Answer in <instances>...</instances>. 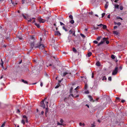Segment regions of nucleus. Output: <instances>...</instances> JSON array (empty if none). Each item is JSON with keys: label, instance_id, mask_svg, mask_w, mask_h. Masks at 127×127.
<instances>
[{"label": "nucleus", "instance_id": "nucleus-1", "mask_svg": "<svg viewBox=\"0 0 127 127\" xmlns=\"http://www.w3.org/2000/svg\"><path fill=\"white\" fill-rule=\"evenodd\" d=\"M108 39V38H103L101 40V42L98 44L97 46H98L103 44L105 41H106V43L107 44H108L109 43V41L107 40Z\"/></svg>", "mask_w": 127, "mask_h": 127}, {"label": "nucleus", "instance_id": "nucleus-2", "mask_svg": "<svg viewBox=\"0 0 127 127\" xmlns=\"http://www.w3.org/2000/svg\"><path fill=\"white\" fill-rule=\"evenodd\" d=\"M35 44L34 43V42H32L30 44L31 45V50H32V49L33 48V47H34L35 48H37V46H34Z\"/></svg>", "mask_w": 127, "mask_h": 127}, {"label": "nucleus", "instance_id": "nucleus-3", "mask_svg": "<svg viewBox=\"0 0 127 127\" xmlns=\"http://www.w3.org/2000/svg\"><path fill=\"white\" fill-rule=\"evenodd\" d=\"M118 71V67H116L115 68V69L113 71L112 73V74L113 75H116Z\"/></svg>", "mask_w": 127, "mask_h": 127}, {"label": "nucleus", "instance_id": "nucleus-4", "mask_svg": "<svg viewBox=\"0 0 127 127\" xmlns=\"http://www.w3.org/2000/svg\"><path fill=\"white\" fill-rule=\"evenodd\" d=\"M38 20L39 22L40 23H44L45 21L44 20L42 19L40 17L38 18Z\"/></svg>", "mask_w": 127, "mask_h": 127}, {"label": "nucleus", "instance_id": "nucleus-5", "mask_svg": "<svg viewBox=\"0 0 127 127\" xmlns=\"http://www.w3.org/2000/svg\"><path fill=\"white\" fill-rule=\"evenodd\" d=\"M42 100L41 102L40 103V106L42 107L44 109L45 108V104L44 103V101Z\"/></svg>", "mask_w": 127, "mask_h": 127}, {"label": "nucleus", "instance_id": "nucleus-6", "mask_svg": "<svg viewBox=\"0 0 127 127\" xmlns=\"http://www.w3.org/2000/svg\"><path fill=\"white\" fill-rule=\"evenodd\" d=\"M38 48H39V49L42 50L44 48V46L42 44H40Z\"/></svg>", "mask_w": 127, "mask_h": 127}, {"label": "nucleus", "instance_id": "nucleus-7", "mask_svg": "<svg viewBox=\"0 0 127 127\" xmlns=\"http://www.w3.org/2000/svg\"><path fill=\"white\" fill-rule=\"evenodd\" d=\"M55 35L60 36L61 34L59 31H57L55 32Z\"/></svg>", "mask_w": 127, "mask_h": 127}, {"label": "nucleus", "instance_id": "nucleus-8", "mask_svg": "<svg viewBox=\"0 0 127 127\" xmlns=\"http://www.w3.org/2000/svg\"><path fill=\"white\" fill-rule=\"evenodd\" d=\"M88 97L90 99V101H92L93 102H94V100L93 99V98L92 96L90 95H88Z\"/></svg>", "mask_w": 127, "mask_h": 127}, {"label": "nucleus", "instance_id": "nucleus-9", "mask_svg": "<svg viewBox=\"0 0 127 127\" xmlns=\"http://www.w3.org/2000/svg\"><path fill=\"white\" fill-rule=\"evenodd\" d=\"M29 1V0H22V3L23 4L25 3H28Z\"/></svg>", "mask_w": 127, "mask_h": 127}, {"label": "nucleus", "instance_id": "nucleus-10", "mask_svg": "<svg viewBox=\"0 0 127 127\" xmlns=\"http://www.w3.org/2000/svg\"><path fill=\"white\" fill-rule=\"evenodd\" d=\"M109 5V3L108 1H106V3L105 4L104 7L106 9L108 8Z\"/></svg>", "mask_w": 127, "mask_h": 127}, {"label": "nucleus", "instance_id": "nucleus-11", "mask_svg": "<svg viewBox=\"0 0 127 127\" xmlns=\"http://www.w3.org/2000/svg\"><path fill=\"white\" fill-rule=\"evenodd\" d=\"M60 122L61 123H59V125H63V126H64V125H65L62 123L63 122V120L62 119H61Z\"/></svg>", "mask_w": 127, "mask_h": 127}, {"label": "nucleus", "instance_id": "nucleus-12", "mask_svg": "<svg viewBox=\"0 0 127 127\" xmlns=\"http://www.w3.org/2000/svg\"><path fill=\"white\" fill-rule=\"evenodd\" d=\"M34 43L35 44L34 46H37V48H38V46L39 45L40 43H37L36 42L34 41Z\"/></svg>", "mask_w": 127, "mask_h": 127}, {"label": "nucleus", "instance_id": "nucleus-13", "mask_svg": "<svg viewBox=\"0 0 127 127\" xmlns=\"http://www.w3.org/2000/svg\"><path fill=\"white\" fill-rule=\"evenodd\" d=\"M79 86H77L76 88L74 90L75 91H74V93L75 94H76L77 93V91L76 90L77 89H79Z\"/></svg>", "mask_w": 127, "mask_h": 127}, {"label": "nucleus", "instance_id": "nucleus-14", "mask_svg": "<svg viewBox=\"0 0 127 127\" xmlns=\"http://www.w3.org/2000/svg\"><path fill=\"white\" fill-rule=\"evenodd\" d=\"M114 23L115 25H117L119 26L121 25V22H120L117 23L115 22H114Z\"/></svg>", "mask_w": 127, "mask_h": 127}, {"label": "nucleus", "instance_id": "nucleus-15", "mask_svg": "<svg viewBox=\"0 0 127 127\" xmlns=\"http://www.w3.org/2000/svg\"><path fill=\"white\" fill-rule=\"evenodd\" d=\"M96 64L97 66H100L101 64L99 61L97 62Z\"/></svg>", "mask_w": 127, "mask_h": 127}, {"label": "nucleus", "instance_id": "nucleus-16", "mask_svg": "<svg viewBox=\"0 0 127 127\" xmlns=\"http://www.w3.org/2000/svg\"><path fill=\"white\" fill-rule=\"evenodd\" d=\"M74 31L73 30H71L69 31V33L70 34H71L73 33Z\"/></svg>", "mask_w": 127, "mask_h": 127}, {"label": "nucleus", "instance_id": "nucleus-17", "mask_svg": "<svg viewBox=\"0 0 127 127\" xmlns=\"http://www.w3.org/2000/svg\"><path fill=\"white\" fill-rule=\"evenodd\" d=\"M71 95L72 97H73L74 98H76L77 97H78L79 96V95H77L74 96L73 95V94H71L70 95Z\"/></svg>", "mask_w": 127, "mask_h": 127}, {"label": "nucleus", "instance_id": "nucleus-18", "mask_svg": "<svg viewBox=\"0 0 127 127\" xmlns=\"http://www.w3.org/2000/svg\"><path fill=\"white\" fill-rule=\"evenodd\" d=\"M22 82H23L24 83H25V84H28V82H27V81H25L24 79H22Z\"/></svg>", "mask_w": 127, "mask_h": 127}, {"label": "nucleus", "instance_id": "nucleus-19", "mask_svg": "<svg viewBox=\"0 0 127 127\" xmlns=\"http://www.w3.org/2000/svg\"><path fill=\"white\" fill-rule=\"evenodd\" d=\"M35 25L38 28H40V26L39 24L37 23H35Z\"/></svg>", "mask_w": 127, "mask_h": 127}, {"label": "nucleus", "instance_id": "nucleus-20", "mask_svg": "<svg viewBox=\"0 0 127 127\" xmlns=\"http://www.w3.org/2000/svg\"><path fill=\"white\" fill-rule=\"evenodd\" d=\"M68 73H67V72H64V73H63V75H62V76H63V77H64L65 76V75H66L67 74H68Z\"/></svg>", "mask_w": 127, "mask_h": 127}, {"label": "nucleus", "instance_id": "nucleus-21", "mask_svg": "<svg viewBox=\"0 0 127 127\" xmlns=\"http://www.w3.org/2000/svg\"><path fill=\"white\" fill-rule=\"evenodd\" d=\"M92 53L91 52H89L87 54V55L88 57H90L92 55Z\"/></svg>", "mask_w": 127, "mask_h": 127}, {"label": "nucleus", "instance_id": "nucleus-22", "mask_svg": "<svg viewBox=\"0 0 127 127\" xmlns=\"http://www.w3.org/2000/svg\"><path fill=\"white\" fill-rule=\"evenodd\" d=\"M115 8H118L119 7V5L118 4H115L114 5Z\"/></svg>", "mask_w": 127, "mask_h": 127}, {"label": "nucleus", "instance_id": "nucleus-23", "mask_svg": "<svg viewBox=\"0 0 127 127\" xmlns=\"http://www.w3.org/2000/svg\"><path fill=\"white\" fill-rule=\"evenodd\" d=\"M113 33L117 35H118V32L116 31H114L113 32Z\"/></svg>", "mask_w": 127, "mask_h": 127}, {"label": "nucleus", "instance_id": "nucleus-24", "mask_svg": "<svg viewBox=\"0 0 127 127\" xmlns=\"http://www.w3.org/2000/svg\"><path fill=\"white\" fill-rule=\"evenodd\" d=\"M111 57L113 59H114L115 58V56L114 55H111Z\"/></svg>", "mask_w": 127, "mask_h": 127}, {"label": "nucleus", "instance_id": "nucleus-25", "mask_svg": "<svg viewBox=\"0 0 127 127\" xmlns=\"http://www.w3.org/2000/svg\"><path fill=\"white\" fill-rule=\"evenodd\" d=\"M73 87H71V88L70 89V93H72V91L73 90Z\"/></svg>", "mask_w": 127, "mask_h": 127}, {"label": "nucleus", "instance_id": "nucleus-26", "mask_svg": "<svg viewBox=\"0 0 127 127\" xmlns=\"http://www.w3.org/2000/svg\"><path fill=\"white\" fill-rule=\"evenodd\" d=\"M70 22L71 24H73L74 23V21L73 20H71L70 21Z\"/></svg>", "mask_w": 127, "mask_h": 127}, {"label": "nucleus", "instance_id": "nucleus-27", "mask_svg": "<svg viewBox=\"0 0 127 127\" xmlns=\"http://www.w3.org/2000/svg\"><path fill=\"white\" fill-rule=\"evenodd\" d=\"M102 26H103V28L104 29H105L107 28V26L106 25H103Z\"/></svg>", "mask_w": 127, "mask_h": 127}, {"label": "nucleus", "instance_id": "nucleus-28", "mask_svg": "<svg viewBox=\"0 0 127 127\" xmlns=\"http://www.w3.org/2000/svg\"><path fill=\"white\" fill-rule=\"evenodd\" d=\"M101 38V36H98L96 40L98 41H99L100 40Z\"/></svg>", "mask_w": 127, "mask_h": 127}, {"label": "nucleus", "instance_id": "nucleus-29", "mask_svg": "<svg viewBox=\"0 0 127 127\" xmlns=\"http://www.w3.org/2000/svg\"><path fill=\"white\" fill-rule=\"evenodd\" d=\"M72 50H73V51L75 52H76V51H77L76 50L75 48L74 47L73 48Z\"/></svg>", "mask_w": 127, "mask_h": 127}, {"label": "nucleus", "instance_id": "nucleus-30", "mask_svg": "<svg viewBox=\"0 0 127 127\" xmlns=\"http://www.w3.org/2000/svg\"><path fill=\"white\" fill-rule=\"evenodd\" d=\"M5 122H4L3 124L2 125L1 127H4L5 126Z\"/></svg>", "mask_w": 127, "mask_h": 127}, {"label": "nucleus", "instance_id": "nucleus-31", "mask_svg": "<svg viewBox=\"0 0 127 127\" xmlns=\"http://www.w3.org/2000/svg\"><path fill=\"white\" fill-rule=\"evenodd\" d=\"M94 27L93 28V29L94 30H96L97 29H98L99 28L98 27H97V28H95L94 26H93Z\"/></svg>", "mask_w": 127, "mask_h": 127}, {"label": "nucleus", "instance_id": "nucleus-32", "mask_svg": "<svg viewBox=\"0 0 127 127\" xmlns=\"http://www.w3.org/2000/svg\"><path fill=\"white\" fill-rule=\"evenodd\" d=\"M107 79V78H106V77L105 76H104L103 77V78L102 79V80H106Z\"/></svg>", "mask_w": 127, "mask_h": 127}, {"label": "nucleus", "instance_id": "nucleus-33", "mask_svg": "<svg viewBox=\"0 0 127 127\" xmlns=\"http://www.w3.org/2000/svg\"><path fill=\"white\" fill-rule=\"evenodd\" d=\"M80 35L83 38H85V36L82 33L80 34Z\"/></svg>", "mask_w": 127, "mask_h": 127}, {"label": "nucleus", "instance_id": "nucleus-34", "mask_svg": "<svg viewBox=\"0 0 127 127\" xmlns=\"http://www.w3.org/2000/svg\"><path fill=\"white\" fill-rule=\"evenodd\" d=\"M21 123H23V125H24L25 124V120H22L21 121Z\"/></svg>", "mask_w": 127, "mask_h": 127}, {"label": "nucleus", "instance_id": "nucleus-35", "mask_svg": "<svg viewBox=\"0 0 127 127\" xmlns=\"http://www.w3.org/2000/svg\"><path fill=\"white\" fill-rule=\"evenodd\" d=\"M22 16L24 19H27L26 17L25 16V15L24 14H22Z\"/></svg>", "mask_w": 127, "mask_h": 127}, {"label": "nucleus", "instance_id": "nucleus-36", "mask_svg": "<svg viewBox=\"0 0 127 127\" xmlns=\"http://www.w3.org/2000/svg\"><path fill=\"white\" fill-rule=\"evenodd\" d=\"M69 17L70 18V19H73V16H72V15H70V16H69Z\"/></svg>", "mask_w": 127, "mask_h": 127}, {"label": "nucleus", "instance_id": "nucleus-37", "mask_svg": "<svg viewBox=\"0 0 127 127\" xmlns=\"http://www.w3.org/2000/svg\"><path fill=\"white\" fill-rule=\"evenodd\" d=\"M112 78L111 77H109L108 78V80L109 81H111V80Z\"/></svg>", "mask_w": 127, "mask_h": 127}, {"label": "nucleus", "instance_id": "nucleus-38", "mask_svg": "<svg viewBox=\"0 0 127 127\" xmlns=\"http://www.w3.org/2000/svg\"><path fill=\"white\" fill-rule=\"evenodd\" d=\"M93 43L95 44H97L98 42L97 41L95 40L93 41Z\"/></svg>", "mask_w": 127, "mask_h": 127}, {"label": "nucleus", "instance_id": "nucleus-39", "mask_svg": "<svg viewBox=\"0 0 127 127\" xmlns=\"http://www.w3.org/2000/svg\"><path fill=\"white\" fill-rule=\"evenodd\" d=\"M117 19H120L122 20H123V19H122V18L121 17H117Z\"/></svg>", "mask_w": 127, "mask_h": 127}, {"label": "nucleus", "instance_id": "nucleus-40", "mask_svg": "<svg viewBox=\"0 0 127 127\" xmlns=\"http://www.w3.org/2000/svg\"><path fill=\"white\" fill-rule=\"evenodd\" d=\"M105 14V13H103L102 14V17H103L104 16Z\"/></svg>", "mask_w": 127, "mask_h": 127}, {"label": "nucleus", "instance_id": "nucleus-41", "mask_svg": "<svg viewBox=\"0 0 127 127\" xmlns=\"http://www.w3.org/2000/svg\"><path fill=\"white\" fill-rule=\"evenodd\" d=\"M123 9V7L122 6H120V9L121 10H122Z\"/></svg>", "mask_w": 127, "mask_h": 127}, {"label": "nucleus", "instance_id": "nucleus-42", "mask_svg": "<svg viewBox=\"0 0 127 127\" xmlns=\"http://www.w3.org/2000/svg\"><path fill=\"white\" fill-rule=\"evenodd\" d=\"M60 25H65L63 23H62L61 22H60Z\"/></svg>", "mask_w": 127, "mask_h": 127}, {"label": "nucleus", "instance_id": "nucleus-43", "mask_svg": "<svg viewBox=\"0 0 127 127\" xmlns=\"http://www.w3.org/2000/svg\"><path fill=\"white\" fill-rule=\"evenodd\" d=\"M103 24H100L99 25H97V26H103Z\"/></svg>", "mask_w": 127, "mask_h": 127}, {"label": "nucleus", "instance_id": "nucleus-44", "mask_svg": "<svg viewBox=\"0 0 127 127\" xmlns=\"http://www.w3.org/2000/svg\"><path fill=\"white\" fill-rule=\"evenodd\" d=\"M116 98L117 99V100H120V98H119V97H116Z\"/></svg>", "mask_w": 127, "mask_h": 127}, {"label": "nucleus", "instance_id": "nucleus-45", "mask_svg": "<svg viewBox=\"0 0 127 127\" xmlns=\"http://www.w3.org/2000/svg\"><path fill=\"white\" fill-rule=\"evenodd\" d=\"M18 38H19V39L20 40H23V38L22 37H19Z\"/></svg>", "mask_w": 127, "mask_h": 127}, {"label": "nucleus", "instance_id": "nucleus-46", "mask_svg": "<svg viewBox=\"0 0 127 127\" xmlns=\"http://www.w3.org/2000/svg\"><path fill=\"white\" fill-rule=\"evenodd\" d=\"M87 87V85L86 84L85 86V89H86Z\"/></svg>", "mask_w": 127, "mask_h": 127}, {"label": "nucleus", "instance_id": "nucleus-47", "mask_svg": "<svg viewBox=\"0 0 127 127\" xmlns=\"http://www.w3.org/2000/svg\"><path fill=\"white\" fill-rule=\"evenodd\" d=\"M23 117L24 118H27V117H26V116L25 115H24L23 116Z\"/></svg>", "mask_w": 127, "mask_h": 127}, {"label": "nucleus", "instance_id": "nucleus-48", "mask_svg": "<svg viewBox=\"0 0 127 127\" xmlns=\"http://www.w3.org/2000/svg\"><path fill=\"white\" fill-rule=\"evenodd\" d=\"M92 78H93L94 77V73H92Z\"/></svg>", "mask_w": 127, "mask_h": 127}, {"label": "nucleus", "instance_id": "nucleus-49", "mask_svg": "<svg viewBox=\"0 0 127 127\" xmlns=\"http://www.w3.org/2000/svg\"><path fill=\"white\" fill-rule=\"evenodd\" d=\"M125 101L124 100H121V102L122 103H124Z\"/></svg>", "mask_w": 127, "mask_h": 127}, {"label": "nucleus", "instance_id": "nucleus-50", "mask_svg": "<svg viewBox=\"0 0 127 127\" xmlns=\"http://www.w3.org/2000/svg\"><path fill=\"white\" fill-rule=\"evenodd\" d=\"M85 93L87 94H89V91H87L85 92Z\"/></svg>", "mask_w": 127, "mask_h": 127}, {"label": "nucleus", "instance_id": "nucleus-51", "mask_svg": "<svg viewBox=\"0 0 127 127\" xmlns=\"http://www.w3.org/2000/svg\"><path fill=\"white\" fill-rule=\"evenodd\" d=\"M32 20V19L31 18H30V19L29 20H28V21L29 22H31V21Z\"/></svg>", "mask_w": 127, "mask_h": 127}, {"label": "nucleus", "instance_id": "nucleus-52", "mask_svg": "<svg viewBox=\"0 0 127 127\" xmlns=\"http://www.w3.org/2000/svg\"><path fill=\"white\" fill-rule=\"evenodd\" d=\"M40 86L41 87H42V86H43V83L42 82H41L40 83Z\"/></svg>", "mask_w": 127, "mask_h": 127}, {"label": "nucleus", "instance_id": "nucleus-53", "mask_svg": "<svg viewBox=\"0 0 127 127\" xmlns=\"http://www.w3.org/2000/svg\"><path fill=\"white\" fill-rule=\"evenodd\" d=\"M25 121L27 123H28V119H27V118L26 119Z\"/></svg>", "mask_w": 127, "mask_h": 127}, {"label": "nucleus", "instance_id": "nucleus-54", "mask_svg": "<svg viewBox=\"0 0 127 127\" xmlns=\"http://www.w3.org/2000/svg\"><path fill=\"white\" fill-rule=\"evenodd\" d=\"M75 31H74L73 32V33H72L73 34H72V35H74V36H75Z\"/></svg>", "mask_w": 127, "mask_h": 127}, {"label": "nucleus", "instance_id": "nucleus-55", "mask_svg": "<svg viewBox=\"0 0 127 127\" xmlns=\"http://www.w3.org/2000/svg\"><path fill=\"white\" fill-rule=\"evenodd\" d=\"M79 125L80 126H82V124L80 122L79 123Z\"/></svg>", "mask_w": 127, "mask_h": 127}, {"label": "nucleus", "instance_id": "nucleus-56", "mask_svg": "<svg viewBox=\"0 0 127 127\" xmlns=\"http://www.w3.org/2000/svg\"><path fill=\"white\" fill-rule=\"evenodd\" d=\"M119 69H120V70H121L122 69V67L121 66H120L119 67Z\"/></svg>", "mask_w": 127, "mask_h": 127}, {"label": "nucleus", "instance_id": "nucleus-57", "mask_svg": "<svg viewBox=\"0 0 127 127\" xmlns=\"http://www.w3.org/2000/svg\"><path fill=\"white\" fill-rule=\"evenodd\" d=\"M67 99V98L66 97H65L64 98V101H66V99Z\"/></svg>", "mask_w": 127, "mask_h": 127}, {"label": "nucleus", "instance_id": "nucleus-58", "mask_svg": "<svg viewBox=\"0 0 127 127\" xmlns=\"http://www.w3.org/2000/svg\"><path fill=\"white\" fill-rule=\"evenodd\" d=\"M117 28V26H114V29H116Z\"/></svg>", "mask_w": 127, "mask_h": 127}, {"label": "nucleus", "instance_id": "nucleus-59", "mask_svg": "<svg viewBox=\"0 0 127 127\" xmlns=\"http://www.w3.org/2000/svg\"><path fill=\"white\" fill-rule=\"evenodd\" d=\"M48 110H46L45 112V114L46 115L47 113H48Z\"/></svg>", "mask_w": 127, "mask_h": 127}, {"label": "nucleus", "instance_id": "nucleus-60", "mask_svg": "<svg viewBox=\"0 0 127 127\" xmlns=\"http://www.w3.org/2000/svg\"><path fill=\"white\" fill-rule=\"evenodd\" d=\"M44 113V112L43 111H42L41 112L42 115H43Z\"/></svg>", "mask_w": 127, "mask_h": 127}, {"label": "nucleus", "instance_id": "nucleus-61", "mask_svg": "<svg viewBox=\"0 0 127 127\" xmlns=\"http://www.w3.org/2000/svg\"><path fill=\"white\" fill-rule=\"evenodd\" d=\"M92 13H93V12H90L89 13V14H91V15L92 14Z\"/></svg>", "mask_w": 127, "mask_h": 127}, {"label": "nucleus", "instance_id": "nucleus-62", "mask_svg": "<svg viewBox=\"0 0 127 127\" xmlns=\"http://www.w3.org/2000/svg\"><path fill=\"white\" fill-rule=\"evenodd\" d=\"M107 18H110V15H108L107 16Z\"/></svg>", "mask_w": 127, "mask_h": 127}, {"label": "nucleus", "instance_id": "nucleus-63", "mask_svg": "<svg viewBox=\"0 0 127 127\" xmlns=\"http://www.w3.org/2000/svg\"><path fill=\"white\" fill-rule=\"evenodd\" d=\"M86 106H87V107L88 108H89V105H88V104H86Z\"/></svg>", "mask_w": 127, "mask_h": 127}, {"label": "nucleus", "instance_id": "nucleus-64", "mask_svg": "<svg viewBox=\"0 0 127 127\" xmlns=\"http://www.w3.org/2000/svg\"><path fill=\"white\" fill-rule=\"evenodd\" d=\"M59 86H56V87H55V88H58L59 87Z\"/></svg>", "mask_w": 127, "mask_h": 127}]
</instances>
